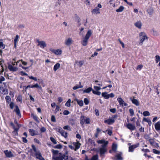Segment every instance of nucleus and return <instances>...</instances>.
Returning <instances> with one entry per match:
<instances>
[{"mask_svg": "<svg viewBox=\"0 0 160 160\" xmlns=\"http://www.w3.org/2000/svg\"><path fill=\"white\" fill-rule=\"evenodd\" d=\"M52 152V160H67L68 159V157L64 154H62L61 152H59L58 150H55L52 149L51 150Z\"/></svg>", "mask_w": 160, "mask_h": 160, "instance_id": "nucleus-1", "label": "nucleus"}, {"mask_svg": "<svg viewBox=\"0 0 160 160\" xmlns=\"http://www.w3.org/2000/svg\"><path fill=\"white\" fill-rule=\"evenodd\" d=\"M32 149H31L32 151V150L33 151L35 152L34 153L31 152V155L33 157H35L37 159H38L39 160H45L44 158L42 157V154L40 151L37 150V149L35 146L34 144L31 145Z\"/></svg>", "mask_w": 160, "mask_h": 160, "instance_id": "nucleus-2", "label": "nucleus"}, {"mask_svg": "<svg viewBox=\"0 0 160 160\" xmlns=\"http://www.w3.org/2000/svg\"><path fill=\"white\" fill-rule=\"evenodd\" d=\"M14 122L17 125V128H16L15 125L12 122H10V125L12 127V128L14 129L13 131H12V133H15L16 135H17L18 134V132L20 128L19 126V124L18 123L17 120L16 119L14 120Z\"/></svg>", "mask_w": 160, "mask_h": 160, "instance_id": "nucleus-3", "label": "nucleus"}, {"mask_svg": "<svg viewBox=\"0 0 160 160\" xmlns=\"http://www.w3.org/2000/svg\"><path fill=\"white\" fill-rule=\"evenodd\" d=\"M92 34V32L90 30H88L84 39L82 41L81 43L82 45L84 46H85L87 45L88 40L89 38L90 37Z\"/></svg>", "mask_w": 160, "mask_h": 160, "instance_id": "nucleus-4", "label": "nucleus"}, {"mask_svg": "<svg viewBox=\"0 0 160 160\" xmlns=\"http://www.w3.org/2000/svg\"><path fill=\"white\" fill-rule=\"evenodd\" d=\"M139 40L140 42L139 43V45L141 46L142 45L143 42L145 40H148V37L146 33L144 32H142L140 33Z\"/></svg>", "mask_w": 160, "mask_h": 160, "instance_id": "nucleus-5", "label": "nucleus"}, {"mask_svg": "<svg viewBox=\"0 0 160 160\" xmlns=\"http://www.w3.org/2000/svg\"><path fill=\"white\" fill-rule=\"evenodd\" d=\"M85 117L83 115H81L80 116V122L81 124L83 125L84 123L86 124H89L90 123V119L88 118H86L85 119Z\"/></svg>", "mask_w": 160, "mask_h": 160, "instance_id": "nucleus-6", "label": "nucleus"}, {"mask_svg": "<svg viewBox=\"0 0 160 160\" xmlns=\"http://www.w3.org/2000/svg\"><path fill=\"white\" fill-rule=\"evenodd\" d=\"M155 138H150L148 140L150 145L154 148L158 149L159 148V146L158 143L156 142L155 141Z\"/></svg>", "mask_w": 160, "mask_h": 160, "instance_id": "nucleus-7", "label": "nucleus"}, {"mask_svg": "<svg viewBox=\"0 0 160 160\" xmlns=\"http://www.w3.org/2000/svg\"><path fill=\"white\" fill-rule=\"evenodd\" d=\"M102 96L105 99H108L110 98H113L115 96V95L113 93H111L110 94H108V93L107 92H104L102 93Z\"/></svg>", "mask_w": 160, "mask_h": 160, "instance_id": "nucleus-8", "label": "nucleus"}, {"mask_svg": "<svg viewBox=\"0 0 160 160\" xmlns=\"http://www.w3.org/2000/svg\"><path fill=\"white\" fill-rule=\"evenodd\" d=\"M108 142H107L105 144H103L102 146V148H101L99 149L100 154L101 156L104 154L107 151V149L105 147L108 144Z\"/></svg>", "mask_w": 160, "mask_h": 160, "instance_id": "nucleus-9", "label": "nucleus"}, {"mask_svg": "<svg viewBox=\"0 0 160 160\" xmlns=\"http://www.w3.org/2000/svg\"><path fill=\"white\" fill-rule=\"evenodd\" d=\"M140 144L139 143H137L135 144H133L131 145L129 147L128 152H132L134 151L135 149L139 147Z\"/></svg>", "mask_w": 160, "mask_h": 160, "instance_id": "nucleus-10", "label": "nucleus"}, {"mask_svg": "<svg viewBox=\"0 0 160 160\" xmlns=\"http://www.w3.org/2000/svg\"><path fill=\"white\" fill-rule=\"evenodd\" d=\"M36 42L38 43V45L39 46L42 48H44L47 46V45L44 41H39L38 39H37Z\"/></svg>", "mask_w": 160, "mask_h": 160, "instance_id": "nucleus-11", "label": "nucleus"}, {"mask_svg": "<svg viewBox=\"0 0 160 160\" xmlns=\"http://www.w3.org/2000/svg\"><path fill=\"white\" fill-rule=\"evenodd\" d=\"M50 50L52 52L57 55H60L61 54L62 51L60 49L55 50L52 48H50Z\"/></svg>", "mask_w": 160, "mask_h": 160, "instance_id": "nucleus-12", "label": "nucleus"}, {"mask_svg": "<svg viewBox=\"0 0 160 160\" xmlns=\"http://www.w3.org/2000/svg\"><path fill=\"white\" fill-rule=\"evenodd\" d=\"M4 152L6 157L11 158L13 157V155L11 151H8L7 150L4 151Z\"/></svg>", "mask_w": 160, "mask_h": 160, "instance_id": "nucleus-13", "label": "nucleus"}, {"mask_svg": "<svg viewBox=\"0 0 160 160\" xmlns=\"http://www.w3.org/2000/svg\"><path fill=\"white\" fill-rule=\"evenodd\" d=\"M126 127L128 129L132 131L135 130L136 129L135 126L130 123L127 124L126 125Z\"/></svg>", "mask_w": 160, "mask_h": 160, "instance_id": "nucleus-14", "label": "nucleus"}, {"mask_svg": "<svg viewBox=\"0 0 160 160\" xmlns=\"http://www.w3.org/2000/svg\"><path fill=\"white\" fill-rule=\"evenodd\" d=\"M115 122V120L114 119L109 118L104 121V123L108 125H111Z\"/></svg>", "mask_w": 160, "mask_h": 160, "instance_id": "nucleus-15", "label": "nucleus"}, {"mask_svg": "<svg viewBox=\"0 0 160 160\" xmlns=\"http://www.w3.org/2000/svg\"><path fill=\"white\" fill-rule=\"evenodd\" d=\"M130 99L132 101V103L133 104L137 106H138L139 105V102L137 99H135L134 97H133L132 98L131 97Z\"/></svg>", "mask_w": 160, "mask_h": 160, "instance_id": "nucleus-16", "label": "nucleus"}, {"mask_svg": "<svg viewBox=\"0 0 160 160\" xmlns=\"http://www.w3.org/2000/svg\"><path fill=\"white\" fill-rule=\"evenodd\" d=\"M117 100L119 102V104L120 105H122V106H127V103L124 102V101L122 100V98H117Z\"/></svg>", "mask_w": 160, "mask_h": 160, "instance_id": "nucleus-17", "label": "nucleus"}, {"mask_svg": "<svg viewBox=\"0 0 160 160\" xmlns=\"http://www.w3.org/2000/svg\"><path fill=\"white\" fill-rule=\"evenodd\" d=\"M27 88H39L40 89H42L41 87V86H39L37 83L33 85H28L27 86Z\"/></svg>", "mask_w": 160, "mask_h": 160, "instance_id": "nucleus-18", "label": "nucleus"}, {"mask_svg": "<svg viewBox=\"0 0 160 160\" xmlns=\"http://www.w3.org/2000/svg\"><path fill=\"white\" fill-rule=\"evenodd\" d=\"M135 26L138 29H141L142 26V23L140 21H138L134 23Z\"/></svg>", "mask_w": 160, "mask_h": 160, "instance_id": "nucleus-19", "label": "nucleus"}, {"mask_svg": "<svg viewBox=\"0 0 160 160\" xmlns=\"http://www.w3.org/2000/svg\"><path fill=\"white\" fill-rule=\"evenodd\" d=\"M8 68L10 71L14 72L18 70V68L16 67H13L12 65L9 64L8 65Z\"/></svg>", "mask_w": 160, "mask_h": 160, "instance_id": "nucleus-20", "label": "nucleus"}, {"mask_svg": "<svg viewBox=\"0 0 160 160\" xmlns=\"http://www.w3.org/2000/svg\"><path fill=\"white\" fill-rule=\"evenodd\" d=\"M93 89L91 87H89L88 88L83 90L82 89L80 90V91H83L84 93H90L91 91H92Z\"/></svg>", "mask_w": 160, "mask_h": 160, "instance_id": "nucleus-21", "label": "nucleus"}, {"mask_svg": "<svg viewBox=\"0 0 160 160\" xmlns=\"http://www.w3.org/2000/svg\"><path fill=\"white\" fill-rule=\"evenodd\" d=\"M72 42V41L71 38H69L67 40H65V44L67 46H69L71 45Z\"/></svg>", "mask_w": 160, "mask_h": 160, "instance_id": "nucleus-22", "label": "nucleus"}, {"mask_svg": "<svg viewBox=\"0 0 160 160\" xmlns=\"http://www.w3.org/2000/svg\"><path fill=\"white\" fill-rule=\"evenodd\" d=\"M15 109L14 110V111L16 112V114L18 116H21L20 110L19 108V107L18 105H16Z\"/></svg>", "mask_w": 160, "mask_h": 160, "instance_id": "nucleus-23", "label": "nucleus"}, {"mask_svg": "<svg viewBox=\"0 0 160 160\" xmlns=\"http://www.w3.org/2000/svg\"><path fill=\"white\" fill-rule=\"evenodd\" d=\"M92 12L94 14H98L100 13L99 9L97 7H96L95 8L93 9L92 11Z\"/></svg>", "mask_w": 160, "mask_h": 160, "instance_id": "nucleus-24", "label": "nucleus"}, {"mask_svg": "<svg viewBox=\"0 0 160 160\" xmlns=\"http://www.w3.org/2000/svg\"><path fill=\"white\" fill-rule=\"evenodd\" d=\"M122 153L120 152L115 155V157L117 158V159L118 160H123V158L122 157Z\"/></svg>", "mask_w": 160, "mask_h": 160, "instance_id": "nucleus-25", "label": "nucleus"}, {"mask_svg": "<svg viewBox=\"0 0 160 160\" xmlns=\"http://www.w3.org/2000/svg\"><path fill=\"white\" fill-rule=\"evenodd\" d=\"M155 128L156 130L157 131L160 130V122H158L155 125Z\"/></svg>", "mask_w": 160, "mask_h": 160, "instance_id": "nucleus-26", "label": "nucleus"}, {"mask_svg": "<svg viewBox=\"0 0 160 160\" xmlns=\"http://www.w3.org/2000/svg\"><path fill=\"white\" fill-rule=\"evenodd\" d=\"M75 101H77L78 104L81 107H82L83 105V101L82 100H79L78 99L76 98L74 100Z\"/></svg>", "mask_w": 160, "mask_h": 160, "instance_id": "nucleus-27", "label": "nucleus"}, {"mask_svg": "<svg viewBox=\"0 0 160 160\" xmlns=\"http://www.w3.org/2000/svg\"><path fill=\"white\" fill-rule=\"evenodd\" d=\"M30 134V135L32 136H34L35 135H37V134L35 133V131L33 129H29L28 130Z\"/></svg>", "mask_w": 160, "mask_h": 160, "instance_id": "nucleus-28", "label": "nucleus"}, {"mask_svg": "<svg viewBox=\"0 0 160 160\" xmlns=\"http://www.w3.org/2000/svg\"><path fill=\"white\" fill-rule=\"evenodd\" d=\"M2 41V39H0V48L2 49H4L5 48V45L3 43Z\"/></svg>", "mask_w": 160, "mask_h": 160, "instance_id": "nucleus-29", "label": "nucleus"}, {"mask_svg": "<svg viewBox=\"0 0 160 160\" xmlns=\"http://www.w3.org/2000/svg\"><path fill=\"white\" fill-rule=\"evenodd\" d=\"M60 66L59 63H57L55 64L53 67V70L54 71H56L59 68Z\"/></svg>", "mask_w": 160, "mask_h": 160, "instance_id": "nucleus-30", "label": "nucleus"}, {"mask_svg": "<svg viewBox=\"0 0 160 160\" xmlns=\"http://www.w3.org/2000/svg\"><path fill=\"white\" fill-rule=\"evenodd\" d=\"M117 145L116 144L113 143L112 147V150L114 152H116L117 151Z\"/></svg>", "mask_w": 160, "mask_h": 160, "instance_id": "nucleus-31", "label": "nucleus"}, {"mask_svg": "<svg viewBox=\"0 0 160 160\" xmlns=\"http://www.w3.org/2000/svg\"><path fill=\"white\" fill-rule=\"evenodd\" d=\"M83 62H84L82 61H76L75 62V63L77 64V65L80 67H82L83 64Z\"/></svg>", "mask_w": 160, "mask_h": 160, "instance_id": "nucleus-32", "label": "nucleus"}, {"mask_svg": "<svg viewBox=\"0 0 160 160\" xmlns=\"http://www.w3.org/2000/svg\"><path fill=\"white\" fill-rule=\"evenodd\" d=\"M31 116L32 117L34 120L36 121L38 123H39V120L38 119V118L37 116L34 115L33 114H32Z\"/></svg>", "mask_w": 160, "mask_h": 160, "instance_id": "nucleus-33", "label": "nucleus"}, {"mask_svg": "<svg viewBox=\"0 0 160 160\" xmlns=\"http://www.w3.org/2000/svg\"><path fill=\"white\" fill-rule=\"evenodd\" d=\"M68 123L72 126L74 125L75 124V120L72 119H70L68 121Z\"/></svg>", "mask_w": 160, "mask_h": 160, "instance_id": "nucleus-34", "label": "nucleus"}, {"mask_svg": "<svg viewBox=\"0 0 160 160\" xmlns=\"http://www.w3.org/2000/svg\"><path fill=\"white\" fill-rule=\"evenodd\" d=\"M5 99L6 100L7 103L9 104L10 103L11 101V98L9 96H6L5 98Z\"/></svg>", "mask_w": 160, "mask_h": 160, "instance_id": "nucleus-35", "label": "nucleus"}, {"mask_svg": "<svg viewBox=\"0 0 160 160\" xmlns=\"http://www.w3.org/2000/svg\"><path fill=\"white\" fill-rule=\"evenodd\" d=\"M80 144L79 142L76 143L74 145L75 146V148L74 149L75 151H76L77 149H78L80 147Z\"/></svg>", "mask_w": 160, "mask_h": 160, "instance_id": "nucleus-36", "label": "nucleus"}, {"mask_svg": "<svg viewBox=\"0 0 160 160\" xmlns=\"http://www.w3.org/2000/svg\"><path fill=\"white\" fill-rule=\"evenodd\" d=\"M124 9V7L122 6H120L119 8L116 10L117 12H120L122 11Z\"/></svg>", "mask_w": 160, "mask_h": 160, "instance_id": "nucleus-37", "label": "nucleus"}, {"mask_svg": "<svg viewBox=\"0 0 160 160\" xmlns=\"http://www.w3.org/2000/svg\"><path fill=\"white\" fill-rule=\"evenodd\" d=\"M147 12L149 15H152L153 12V10L152 8H149L147 10Z\"/></svg>", "mask_w": 160, "mask_h": 160, "instance_id": "nucleus-38", "label": "nucleus"}, {"mask_svg": "<svg viewBox=\"0 0 160 160\" xmlns=\"http://www.w3.org/2000/svg\"><path fill=\"white\" fill-rule=\"evenodd\" d=\"M62 136L64 137L65 138H66L68 137V133L66 132L64 130H63L60 133Z\"/></svg>", "mask_w": 160, "mask_h": 160, "instance_id": "nucleus-39", "label": "nucleus"}, {"mask_svg": "<svg viewBox=\"0 0 160 160\" xmlns=\"http://www.w3.org/2000/svg\"><path fill=\"white\" fill-rule=\"evenodd\" d=\"M98 154H96L93 156L90 160H98Z\"/></svg>", "mask_w": 160, "mask_h": 160, "instance_id": "nucleus-40", "label": "nucleus"}, {"mask_svg": "<svg viewBox=\"0 0 160 160\" xmlns=\"http://www.w3.org/2000/svg\"><path fill=\"white\" fill-rule=\"evenodd\" d=\"M143 121L148 122L149 125L151 124V122L149 119H148L145 118H143Z\"/></svg>", "mask_w": 160, "mask_h": 160, "instance_id": "nucleus-41", "label": "nucleus"}, {"mask_svg": "<svg viewBox=\"0 0 160 160\" xmlns=\"http://www.w3.org/2000/svg\"><path fill=\"white\" fill-rule=\"evenodd\" d=\"M108 142V141H106L104 139H102L101 140H98L97 141L98 143H100V144L103 143L104 144H105L106 142Z\"/></svg>", "mask_w": 160, "mask_h": 160, "instance_id": "nucleus-42", "label": "nucleus"}, {"mask_svg": "<svg viewBox=\"0 0 160 160\" xmlns=\"http://www.w3.org/2000/svg\"><path fill=\"white\" fill-rule=\"evenodd\" d=\"M152 152L154 154L160 155V151L156 149H152Z\"/></svg>", "mask_w": 160, "mask_h": 160, "instance_id": "nucleus-43", "label": "nucleus"}, {"mask_svg": "<svg viewBox=\"0 0 160 160\" xmlns=\"http://www.w3.org/2000/svg\"><path fill=\"white\" fill-rule=\"evenodd\" d=\"M141 150L142 152H143L147 153V152H150V150L148 149H144V148H142L141 149Z\"/></svg>", "mask_w": 160, "mask_h": 160, "instance_id": "nucleus-44", "label": "nucleus"}, {"mask_svg": "<svg viewBox=\"0 0 160 160\" xmlns=\"http://www.w3.org/2000/svg\"><path fill=\"white\" fill-rule=\"evenodd\" d=\"M50 140L54 144H57V142L56 140L53 138L52 137H50Z\"/></svg>", "mask_w": 160, "mask_h": 160, "instance_id": "nucleus-45", "label": "nucleus"}, {"mask_svg": "<svg viewBox=\"0 0 160 160\" xmlns=\"http://www.w3.org/2000/svg\"><path fill=\"white\" fill-rule=\"evenodd\" d=\"M92 92V93L94 94H96V95H100L101 94V92H100L99 91H94V90H93Z\"/></svg>", "mask_w": 160, "mask_h": 160, "instance_id": "nucleus-46", "label": "nucleus"}, {"mask_svg": "<svg viewBox=\"0 0 160 160\" xmlns=\"http://www.w3.org/2000/svg\"><path fill=\"white\" fill-rule=\"evenodd\" d=\"M143 114L144 116H147L150 115V113L148 111H144L143 112Z\"/></svg>", "mask_w": 160, "mask_h": 160, "instance_id": "nucleus-47", "label": "nucleus"}, {"mask_svg": "<svg viewBox=\"0 0 160 160\" xmlns=\"http://www.w3.org/2000/svg\"><path fill=\"white\" fill-rule=\"evenodd\" d=\"M129 112L130 114V116H132L134 115V110L133 109L130 108L129 110Z\"/></svg>", "mask_w": 160, "mask_h": 160, "instance_id": "nucleus-48", "label": "nucleus"}, {"mask_svg": "<svg viewBox=\"0 0 160 160\" xmlns=\"http://www.w3.org/2000/svg\"><path fill=\"white\" fill-rule=\"evenodd\" d=\"M46 128L44 127H42L40 129V132L41 133L44 132L46 131Z\"/></svg>", "mask_w": 160, "mask_h": 160, "instance_id": "nucleus-49", "label": "nucleus"}, {"mask_svg": "<svg viewBox=\"0 0 160 160\" xmlns=\"http://www.w3.org/2000/svg\"><path fill=\"white\" fill-rule=\"evenodd\" d=\"M82 87H83V86L82 85H81L80 86H79V85H76V86H74L73 88V90H76L79 88H82Z\"/></svg>", "mask_w": 160, "mask_h": 160, "instance_id": "nucleus-50", "label": "nucleus"}, {"mask_svg": "<svg viewBox=\"0 0 160 160\" xmlns=\"http://www.w3.org/2000/svg\"><path fill=\"white\" fill-rule=\"evenodd\" d=\"M19 38V36L18 35H16L15 38L14 40V43L15 44V43H17L18 41V39Z\"/></svg>", "mask_w": 160, "mask_h": 160, "instance_id": "nucleus-51", "label": "nucleus"}, {"mask_svg": "<svg viewBox=\"0 0 160 160\" xmlns=\"http://www.w3.org/2000/svg\"><path fill=\"white\" fill-rule=\"evenodd\" d=\"M62 147L61 145L59 144L53 147L54 148L61 149Z\"/></svg>", "mask_w": 160, "mask_h": 160, "instance_id": "nucleus-52", "label": "nucleus"}, {"mask_svg": "<svg viewBox=\"0 0 160 160\" xmlns=\"http://www.w3.org/2000/svg\"><path fill=\"white\" fill-rule=\"evenodd\" d=\"M84 102L86 105H87L89 103V101L87 98H85L84 99Z\"/></svg>", "mask_w": 160, "mask_h": 160, "instance_id": "nucleus-53", "label": "nucleus"}, {"mask_svg": "<svg viewBox=\"0 0 160 160\" xmlns=\"http://www.w3.org/2000/svg\"><path fill=\"white\" fill-rule=\"evenodd\" d=\"M156 62V63H158L159 61H160V57L159 55H156L155 56Z\"/></svg>", "mask_w": 160, "mask_h": 160, "instance_id": "nucleus-54", "label": "nucleus"}, {"mask_svg": "<svg viewBox=\"0 0 160 160\" xmlns=\"http://www.w3.org/2000/svg\"><path fill=\"white\" fill-rule=\"evenodd\" d=\"M28 78H29L32 79L34 80L35 81H38V79L36 77H33L32 76H28Z\"/></svg>", "mask_w": 160, "mask_h": 160, "instance_id": "nucleus-55", "label": "nucleus"}, {"mask_svg": "<svg viewBox=\"0 0 160 160\" xmlns=\"http://www.w3.org/2000/svg\"><path fill=\"white\" fill-rule=\"evenodd\" d=\"M70 113V112L67 110H65L63 112V114L64 115H68Z\"/></svg>", "mask_w": 160, "mask_h": 160, "instance_id": "nucleus-56", "label": "nucleus"}, {"mask_svg": "<svg viewBox=\"0 0 160 160\" xmlns=\"http://www.w3.org/2000/svg\"><path fill=\"white\" fill-rule=\"evenodd\" d=\"M11 109H12L13 108L14 106V103L12 102H10L9 105Z\"/></svg>", "mask_w": 160, "mask_h": 160, "instance_id": "nucleus-57", "label": "nucleus"}, {"mask_svg": "<svg viewBox=\"0 0 160 160\" xmlns=\"http://www.w3.org/2000/svg\"><path fill=\"white\" fill-rule=\"evenodd\" d=\"M20 74L22 76H28V74L25 72L22 71L20 72Z\"/></svg>", "mask_w": 160, "mask_h": 160, "instance_id": "nucleus-58", "label": "nucleus"}, {"mask_svg": "<svg viewBox=\"0 0 160 160\" xmlns=\"http://www.w3.org/2000/svg\"><path fill=\"white\" fill-rule=\"evenodd\" d=\"M136 125L137 126L140 127L141 126L140 121L138 119L137 120L136 122Z\"/></svg>", "mask_w": 160, "mask_h": 160, "instance_id": "nucleus-59", "label": "nucleus"}, {"mask_svg": "<svg viewBox=\"0 0 160 160\" xmlns=\"http://www.w3.org/2000/svg\"><path fill=\"white\" fill-rule=\"evenodd\" d=\"M51 120L52 122H56V120L55 117L54 116H53V115L52 116L51 118Z\"/></svg>", "mask_w": 160, "mask_h": 160, "instance_id": "nucleus-60", "label": "nucleus"}, {"mask_svg": "<svg viewBox=\"0 0 160 160\" xmlns=\"http://www.w3.org/2000/svg\"><path fill=\"white\" fill-rule=\"evenodd\" d=\"M108 131V134L110 136H111L112 134V132L111 130H107L106 131V132Z\"/></svg>", "mask_w": 160, "mask_h": 160, "instance_id": "nucleus-61", "label": "nucleus"}, {"mask_svg": "<svg viewBox=\"0 0 160 160\" xmlns=\"http://www.w3.org/2000/svg\"><path fill=\"white\" fill-rule=\"evenodd\" d=\"M116 111V109L115 108H111L110 109V111L113 113H115Z\"/></svg>", "mask_w": 160, "mask_h": 160, "instance_id": "nucleus-62", "label": "nucleus"}, {"mask_svg": "<svg viewBox=\"0 0 160 160\" xmlns=\"http://www.w3.org/2000/svg\"><path fill=\"white\" fill-rule=\"evenodd\" d=\"M95 115L97 116H98L99 115V111L98 109H95Z\"/></svg>", "mask_w": 160, "mask_h": 160, "instance_id": "nucleus-63", "label": "nucleus"}, {"mask_svg": "<svg viewBox=\"0 0 160 160\" xmlns=\"http://www.w3.org/2000/svg\"><path fill=\"white\" fill-rule=\"evenodd\" d=\"M17 100L21 102L22 100V97L20 96H18L17 99Z\"/></svg>", "mask_w": 160, "mask_h": 160, "instance_id": "nucleus-64", "label": "nucleus"}]
</instances>
